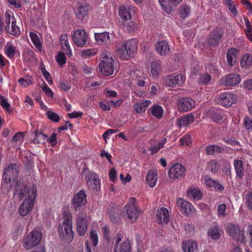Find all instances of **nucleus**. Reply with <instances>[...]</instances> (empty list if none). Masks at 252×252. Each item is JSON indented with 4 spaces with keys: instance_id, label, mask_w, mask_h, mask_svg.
<instances>
[{
    "instance_id": "obj_19",
    "label": "nucleus",
    "mask_w": 252,
    "mask_h": 252,
    "mask_svg": "<svg viewBox=\"0 0 252 252\" xmlns=\"http://www.w3.org/2000/svg\"><path fill=\"white\" fill-rule=\"evenodd\" d=\"M194 105V101L190 98H183L179 100V109L183 111L187 112L191 110Z\"/></svg>"
},
{
    "instance_id": "obj_40",
    "label": "nucleus",
    "mask_w": 252,
    "mask_h": 252,
    "mask_svg": "<svg viewBox=\"0 0 252 252\" xmlns=\"http://www.w3.org/2000/svg\"><path fill=\"white\" fill-rule=\"evenodd\" d=\"M34 133L35 138L34 139V143L35 144H44L46 142L47 138V135L38 132L37 130L35 131Z\"/></svg>"
},
{
    "instance_id": "obj_5",
    "label": "nucleus",
    "mask_w": 252,
    "mask_h": 252,
    "mask_svg": "<svg viewBox=\"0 0 252 252\" xmlns=\"http://www.w3.org/2000/svg\"><path fill=\"white\" fill-rule=\"evenodd\" d=\"M41 239V233L37 229H34L23 241V247L30 250L37 245Z\"/></svg>"
},
{
    "instance_id": "obj_23",
    "label": "nucleus",
    "mask_w": 252,
    "mask_h": 252,
    "mask_svg": "<svg viewBox=\"0 0 252 252\" xmlns=\"http://www.w3.org/2000/svg\"><path fill=\"white\" fill-rule=\"evenodd\" d=\"M194 119L192 114H187L180 118L177 123V126L179 127H185L192 124Z\"/></svg>"
},
{
    "instance_id": "obj_22",
    "label": "nucleus",
    "mask_w": 252,
    "mask_h": 252,
    "mask_svg": "<svg viewBox=\"0 0 252 252\" xmlns=\"http://www.w3.org/2000/svg\"><path fill=\"white\" fill-rule=\"evenodd\" d=\"M94 37L99 45H105L110 41V36L108 32L95 33Z\"/></svg>"
},
{
    "instance_id": "obj_49",
    "label": "nucleus",
    "mask_w": 252,
    "mask_h": 252,
    "mask_svg": "<svg viewBox=\"0 0 252 252\" xmlns=\"http://www.w3.org/2000/svg\"><path fill=\"white\" fill-rule=\"evenodd\" d=\"M0 105L7 111L10 112L11 111L10 105L9 103L7 102L5 97L2 96L1 94H0Z\"/></svg>"
},
{
    "instance_id": "obj_6",
    "label": "nucleus",
    "mask_w": 252,
    "mask_h": 252,
    "mask_svg": "<svg viewBox=\"0 0 252 252\" xmlns=\"http://www.w3.org/2000/svg\"><path fill=\"white\" fill-rule=\"evenodd\" d=\"M127 218L131 222H135L139 215L138 208L136 204V199L134 197L129 198L128 203L124 208Z\"/></svg>"
},
{
    "instance_id": "obj_62",
    "label": "nucleus",
    "mask_w": 252,
    "mask_h": 252,
    "mask_svg": "<svg viewBox=\"0 0 252 252\" xmlns=\"http://www.w3.org/2000/svg\"><path fill=\"white\" fill-rule=\"evenodd\" d=\"M180 141L182 145L187 146L190 143L191 139L189 136L186 135L181 138Z\"/></svg>"
},
{
    "instance_id": "obj_33",
    "label": "nucleus",
    "mask_w": 252,
    "mask_h": 252,
    "mask_svg": "<svg viewBox=\"0 0 252 252\" xmlns=\"http://www.w3.org/2000/svg\"><path fill=\"white\" fill-rule=\"evenodd\" d=\"M151 101L150 100L143 101L135 104L133 106L134 110L137 113H141L144 112L146 108L151 104Z\"/></svg>"
},
{
    "instance_id": "obj_12",
    "label": "nucleus",
    "mask_w": 252,
    "mask_h": 252,
    "mask_svg": "<svg viewBox=\"0 0 252 252\" xmlns=\"http://www.w3.org/2000/svg\"><path fill=\"white\" fill-rule=\"evenodd\" d=\"M88 36L87 33L83 30L75 31L72 35V39L75 45L78 47H83L87 43Z\"/></svg>"
},
{
    "instance_id": "obj_34",
    "label": "nucleus",
    "mask_w": 252,
    "mask_h": 252,
    "mask_svg": "<svg viewBox=\"0 0 252 252\" xmlns=\"http://www.w3.org/2000/svg\"><path fill=\"white\" fill-rule=\"evenodd\" d=\"M160 61H154L151 63L150 73L153 77H156L158 76L161 71Z\"/></svg>"
},
{
    "instance_id": "obj_46",
    "label": "nucleus",
    "mask_w": 252,
    "mask_h": 252,
    "mask_svg": "<svg viewBox=\"0 0 252 252\" xmlns=\"http://www.w3.org/2000/svg\"><path fill=\"white\" fill-rule=\"evenodd\" d=\"M151 114L152 115L158 118H160L162 116L163 109L161 106L155 105L152 107Z\"/></svg>"
},
{
    "instance_id": "obj_58",
    "label": "nucleus",
    "mask_w": 252,
    "mask_h": 252,
    "mask_svg": "<svg viewBox=\"0 0 252 252\" xmlns=\"http://www.w3.org/2000/svg\"><path fill=\"white\" fill-rule=\"evenodd\" d=\"M41 69L43 77L45 78L49 85H52L53 84V81L50 73L47 71H46L45 67L43 66L41 67Z\"/></svg>"
},
{
    "instance_id": "obj_29",
    "label": "nucleus",
    "mask_w": 252,
    "mask_h": 252,
    "mask_svg": "<svg viewBox=\"0 0 252 252\" xmlns=\"http://www.w3.org/2000/svg\"><path fill=\"white\" fill-rule=\"evenodd\" d=\"M182 247L184 252H194L197 249V245L195 241L188 240L183 242Z\"/></svg>"
},
{
    "instance_id": "obj_63",
    "label": "nucleus",
    "mask_w": 252,
    "mask_h": 252,
    "mask_svg": "<svg viewBox=\"0 0 252 252\" xmlns=\"http://www.w3.org/2000/svg\"><path fill=\"white\" fill-rule=\"evenodd\" d=\"M61 44L63 47L69 45L67 39V36L66 34H62L60 38Z\"/></svg>"
},
{
    "instance_id": "obj_20",
    "label": "nucleus",
    "mask_w": 252,
    "mask_h": 252,
    "mask_svg": "<svg viewBox=\"0 0 252 252\" xmlns=\"http://www.w3.org/2000/svg\"><path fill=\"white\" fill-rule=\"evenodd\" d=\"M156 51L161 56H165L170 52V47L168 43L165 40H161L155 44Z\"/></svg>"
},
{
    "instance_id": "obj_7",
    "label": "nucleus",
    "mask_w": 252,
    "mask_h": 252,
    "mask_svg": "<svg viewBox=\"0 0 252 252\" xmlns=\"http://www.w3.org/2000/svg\"><path fill=\"white\" fill-rule=\"evenodd\" d=\"M83 174L85 176V180L89 189L94 191L97 192L100 189V183L98 175L89 171L88 169H84Z\"/></svg>"
},
{
    "instance_id": "obj_37",
    "label": "nucleus",
    "mask_w": 252,
    "mask_h": 252,
    "mask_svg": "<svg viewBox=\"0 0 252 252\" xmlns=\"http://www.w3.org/2000/svg\"><path fill=\"white\" fill-rule=\"evenodd\" d=\"M222 112L218 110H212L209 111V116L215 122L222 121L223 116Z\"/></svg>"
},
{
    "instance_id": "obj_39",
    "label": "nucleus",
    "mask_w": 252,
    "mask_h": 252,
    "mask_svg": "<svg viewBox=\"0 0 252 252\" xmlns=\"http://www.w3.org/2000/svg\"><path fill=\"white\" fill-rule=\"evenodd\" d=\"M116 55L119 58L122 60H127L129 58L124 44L121 46L117 47Z\"/></svg>"
},
{
    "instance_id": "obj_26",
    "label": "nucleus",
    "mask_w": 252,
    "mask_h": 252,
    "mask_svg": "<svg viewBox=\"0 0 252 252\" xmlns=\"http://www.w3.org/2000/svg\"><path fill=\"white\" fill-rule=\"evenodd\" d=\"M240 80V76L239 75L230 74L226 77L224 83L228 86H235L239 83Z\"/></svg>"
},
{
    "instance_id": "obj_16",
    "label": "nucleus",
    "mask_w": 252,
    "mask_h": 252,
    "mask_svg": "<svg viewBox=\"0 0 252 252\" xmlns=\"http://www.w3.org/2000/svg\"><path fill=\"white\" fill-rule=\"evenodd\" d=\"M134 13V7L130 5H122L119 9V14L121 19L125 21L131 19Z\"/></svg>"
},
{
    "instance_id": "obj_3",
    "label": "nucleus",
    "mask_w": 252,
    "mask_h": 252,
    "mask_svg": "<svg viewBox=\"0 0 252 252\" xmlns=\"http://www.w3.org/2000/svg\"><path fill=\"white\" fill-rule=\"evenodd\" d=\"M5 30L12 35L18 36L20 34V28L16 25V20L13 12L7 10L5 13Z\"/></svg>"
},
{
    "instance_id": "obj_59",
    "label": "nucleus",
    "mask_w": 252,
    "mask_h": 252,
    "mask_svg": "<svg viewBox=\"0 0 252 252\" xmlns=\"http://www.w3.org/2000/svg\"><path fill=\"white\" fill-rule=\"evenodd\" d=\"M40 87L42 88V90L48 96L53 97L54 95L53 92L51 90V89L45 83H43L40 86Z\"/></svg>"
},
{
    "instance_id": "obj_43",
    "label": "nucleus",
    "mask_w": 252,
    "mask_h": 252,
    "mask_svg": "<svg viewBox=\"0 0 252 252\" xmlns=\"http://www.w3.org/2000/svg\"><path fill=\"white\" fill-rule=\"evenodd\" d=\"M167 142V139L164 138L162 140L161 142L158 143L157 145L151 147L149 151L151 152V155H154L157 153H158L160 149L162 148L164 146V145Z\"/></svg>"
},
{
    "instance_id": "obj_25",
    "label": "nucleus",
    "mask_w": 252,
    "mask_h": 252,
    "mask_svg": "<svg viewBox=\"0 0 252 252\" xmlns=\"http://www.w3.org/2000/svg\"><path fill=\"white\" fill-rule=\"evenodd\" d=\"M233 165L236 176L240 179H242L244 175V164L240 159H235L233 161Z\"/></svg>"
},
{
    "instance_id": "obj_47",
    "label": "nucleus",
    "mask_w": 252,
    "mask_h": 252,
    "mask_svg": "<svg viewBox=\"0 0 252 252\" xmlns=\"http://www.w3.org/2000/svg\"><path fill=\"white\" fill-rule=\"evenodd\" d=\"M173 76L175 78L174 81L176 85L182 86L185 83L186 77L184 74L180 73L179 74L173 75Z\"/></svg>"
},
{
    "instance_id": "obj_24",
    "label": "nucleus",
    "mask_w": 252,
    "mask_h": 252,
    "mask_svg": "<svg viewBox=\"0 0 252 252\" xmlns=\"http://www.w3.org/2000/svg\"><path fill=\"white\" fill-rule=\"evenodd\" d=\"M203 180L206 186L213 188L217 190L222 191L224 189L223 187L216 181L212 179L209 176L204 177Z\"/></svg>"
},
{
    "instance_id": "obj_32",
    "label": "nucleus",
    "mask_w": 252,
    "mask_h": 252,
    "mask_svg": "<svg viewBox=\"0 0 252 252\" xmlns=\"http://www.w3.org/2000/svg\"><path fill=\"white\" fill-rule=\"evenodd\" d=\"M189 197L193 200H199L201 198L202 194L198 188H191L187 192Z\"/></svg>"
},
{
    "instance_id": "obj_10",
    "label": "nucleus",
    "mask_w": 252,
    "mask_h": 252,
    "mask_svg": "<svg viewBox=\"0 0 252 252\" xmlns=\"http://www.w3.org/2000/svg\"><path fill=\"white\" fill-rule=\"evenodd\" d=\"M226 230L229 235L234 239L240 241L242 243L245 242L244 232L241 230L238 225L230 223L227 225Z\"/></svg>"
},
{
    "instance_id": "obj_31",
    "label": "nucleus",
    "mask_w": 252,
    "mask_h": 252,
    "mask_svg": "<svg viewBox=\"0 0 252 252\" xmlns=\"http://www.w3.org/2000/svg\"><path fill=\"white\" fill-rule=\"evenodd\" d=\"M146 181L151 188H154L156 186L157 182V173L154 171H149L147 175Z\"/></svg>"
},
{
    "instance_id": "obj_61",
    "label": "nucleus",
    "mask_w": 252,
    "mask_h": 252,
    "mask_svg": "<svg viewBox=\"0 0 252 252\" xmlns=\"http://www.w3.org/2000/svg\"><path fill=\"white\" fill-rule=\"evenodd\" d=\"M223 141L227 144L232 146H238L240 145L238 141L232 138H224Z\"/></svg>"
},
{
    "instance_id": "obj_64",
    "label": "nucleus",
    "mask_w": 252,
    "mask_h": 252,
    "mask_svg": "<svg viewBox=\"0 0 252 252\" xmlns=\"http://www.w3.org/2000/svg\"><path fill=\"white\" fill-rule=\"evenodd\" d=\"M18 82L24 87H27V86L32 84V81L30 79H24V78H20L18 80Z\"/></svg>"
},
{
    "instance_id": "obj_1",
    "label": "nucleus",
    "mask_w": 252,
    "mask_h": 252,
    "mask_svg": "<svg viewBox=\"0 0 252 252\" xmlns=\"http://www.w3.org/2000/svg\"><path fill=\"white\" fill-rule=\"evenodd\" d=\"M14 194H17L20 198H25L24 201L20 205L18 212L22 217L27 216L31 212L35 199L37 189L35 186L30 188L17 183L15 188Z\"/></svg>"
},
{
    "instance_id": "obj_55",
    "label": "nucleus",
    "mask_w": 252,
    "mask_h": 252,
    "mask_svg": "<svg viewBox=\"0 0 252 252\" xmlns=\"http://www.w3.org/2000/svg\"><path fill=\"white\" fill-rule=\"evenodd\" d=\"M90 237L94 247H96L98 244V235L96 231L92 230L90 232Z\"/></svg>"
},
{
    "instance_id": "obj_21",
    "label": "nucleus",
    "mask_w": 252,
    "mask_h": 252,
    "mask_svg": "<svg viewBox=\"0 0 252 252\" xmlns=\"http://www.w3.org/2000/svg\"><path fill=\"white\" fill-rule=\"evenodd\" d=\"M77 230L79 236H83L87 229V221L83 217L79 216L76 219Z\"/></svg>"
},
{
    "instance_id": "obj_13",
    "label": "nucleus",
    "mask_w": 252,
    "mask_h": 252,
    "mask_svg": "<svg viewBox=\"0 0 252 252\" xmlns=\"http://www.w3.org/2000/svg\"><path fill=\"white\" fill-rule=\"evenodd\" d=\"M236 96L227 92L221 93L218 97V102L225 106H230L236 103Z\"/></svg>"
},
{
    "instance_id": "obj_36",
    "label": "nucleus",
    "mask_w": 252,
    "mask_h": 252,
    "mask_svg": "<svg viewBox=\"0 0 252 252\" xmlns=\"http://www.w3.org/2000/svg\"><path fill=\"white\" fill-rule=\"evenodd\" d=\"M125 48L129 57H131L136 50V44L134 41H128L125 44H124Z\"/></svg>"
},
{
    "instance_id": "obj_44",
    "label": "nucleus",
    "mask_w": 252,
    "mask_h": 252,
    "mask_svg": "<svg viewBox=\"0 0 252 252\" xmlns=\"http://www.w3.org/2000/svg\"><path fill=\"white\" fill-rule=\"evenodd\" d=\"M5 54L9 58H13L16 53L15 47L11 44H7L5 47Z\"/></svg>"
},
{
    "instance_id": "obj_48",
    "label": "nucleus",
    "mask_w": 252,
    "mask_h": 252,
    "mask_svg": "<svg viewBox=\"0 0 252 252\" xmlns=\"http://www.w3.org/2000/svg\"><path fill=\"white\" fill-rule=\"evenodd\" d=\"M211 76L207 73L200 75L198 79V83L200 84L206 85L211 81Z\"/></svg>"
},
{
    "instance_id": "obj_11",
    "label": "nucleus",
    "mask_w": 252,
    "mask_h": 252,
    "mask_svg": "<svg viewBox=\"0 0 252 252\" xmlns=\"http://www.w3.org/2000/svg\"><path fill=\"white\" fill-rule=\"evenodd\" d=\"M87 195L83 190H80L77 193L72 199V204L74 209L80 210V209L87 203Z\"/></svg>"
},
{
    "instance_id": "obj_4",
    "label": "nucleus",
    "mask_w": 252,
    "mask_h": 252,
    "mask_svg": "<svg viewBox=\"0 0 252 252\" xmlns=\"http://www.w3.org/2000/svg\"><path fill=\"white\" fill-rule=\"evenodd\" d=\"M19 172L16 164H10L5 169L2 175V186L7 187L11 181L16 182ZM9 187L11 186L9 185Z\"/></svg>"
},
{
    "instance_id": "obj_9",
    "label": "nucleus",
    "mask_w": 252,
    "mask_h": 252,
    "mask_svg": "<svg viewBox=\"0 0 252 252\" xmlns=\"http://www.w3.org/2000/svg\"><path fill=\"white\" fill-rule=\"evenodd\" d=\"M123 236L118 233L114 238L115 243L114 247V252H130V245L129 241L126 239L121 243Z\"/></svg>"
},
{
    "instance_id": "obj_30",
    "label": "nucleus",
    "mask_w": 252,
    "mask_h": 252,
    "mask_svg": "<svg viewBox=\"0 0 252 252\" xmlns=\"http://www.w3.org/2000/svg\"><path fill=\"white\" fill-rule=\"evenodd\" d=\"M222 36L221 33L217 30L214 31L211 34L208 40L210 45L215 46L219 44L220 40Z\"/></svg>"
},
{
    "instance_id": "obj_54",
    "label": "nucleus",
    "mask_w": 252,
    "mask_h": 252,
    "mask_svg": "<svg viewBox=\"0 0 252 252\" xmlns=\"http://www.w3.org/2000/svg\"><path fill=\"white\" fill-rule=\"evenodd\" d=\"M56 60L59 65L62 66L66 63V57L64 53H59L56 58Z\"/></svg>"
},
{
    "instance_id": "obj_57",
    "label": "nucleus",
    "mask_w": 252,
    "mask_h": 252,
    "mask_svg": "<svg viewBox=\"0 0 252 252\" xmlns=\"http://www.w3.org/2000/svg\"><path fill=\"white\" fill-rule=\"evenodd\" d=\"M246 204L250 210H252V191L248 192L246 196Z\"/></svg>"
},
{
    "instance_id": "obj_2",
    "label": "nucleus",
    "mask_w": 252,
    "mask_h": 252,
    "mask_svg": "<svg viewBox=\"0 0 252 252\" xmlns=\"http://www.w3.org/2000/svg\"><path fill=\"white\" fill-rule=\"evenodd\" d=\"M60 237L67 242H71L74 236L72 231V222L71 218L64 219L59 227Z\"/></svg>"
},
{
    "instance_id": "obj_27",
    "label": "nucleus",
    "mask_w": 252,
    "mask_h": 252,
    "mask_svg": "<svg viewBox=\"0 0 252 252\" xmlns=\"http://www.w3.org/2000/svg\"><path fill=\"white\" fill-rule=\"evenodd\" d=\"M208 234L209 237L213 240H218L220 238V235L217 223L214 222L211 225L208 230Z\"/></svg>"
},
{
    "instance_id": "obj_17",
    "label": "nucleus",
    "mask_w": 252,
    "mask_h": 252,
    "mask_svg": "<svg viewBox=\"0 0 252 252\" xmlns=\"http://www.w3.org/2000/svg\"><path fill=\"white\" fill-rule=\"evenodd\" d=\"M169 220V214L168 210L161 207L158 210L156 217V221L158 224L162 225L167 223Z\"/></svg>"
},
{
    "instance_id": "obj_35",
    "label": "nucleus",
    "mask_w": 252,
    "mask_h": 252,
    "mask_svg": "<svg viewBox=\"0 0 252 252\" xmlns=\"http://www.w3.org/2000/svg\"><path fill=\"white\" fill-rule=\"evenodd\" d=\"M29 35L36 49L38 51H41L42 50V45L37 34L34 32H30Z\"/></svg>"
},
{
    "instance_id": "obj_15",
    "label": "nucleus",
    "mask_w": 252,
    "mask_h": 252,
    "mask_svg": "<svg viewBox=\"0 0 252 252\" xmlns=\"http://www.w3.org/2000/svg\"><path fill=\"white\" fill-rule=\"evenodd\" d=\"M99 69L102 74L105 76L111 75L114 71V60L108 59L106 62H100L99 63Z\"/></svg>"
},
{
    "instance_id": "obj_8",
    "label": "nucleus",
    "mask_w": 252,
    "mask_h": 252,
    "mask_svg": "<svg viewBox=\"0 0 252 252\" xmlns=\"http://www.w3.org/2000/svg\"><path fill=\"white\" fill-rule=\"evenodd\" d=\"M186 167L179 163H175L169 169L168 175L170 179L181 180L185 176Z\"/></svg>"
},
{
    "instance_id": "obj_53",
    "label": "nucleus",
    "mask_w": 252,
    "mask_h": 252,
    "mask_svg": "<svg viewBox=\"0 0 252 252\" xmlns=\"http://www.w3.org/2000/svg\"><path fill=\"white\" fill-rule=\"evenodd\" d=\"M174 79L173 75L168 76L164 78V83L168 87H174L176 85Z\"/></svg>"
},
{
    "instance_id": "obj_45",
    "label": "nucleus",
    "mask_w": 252,
    "mask_h": 252,
    "mask_svg": "<svg viewBox=\"0 0 252 252\" xmlns=\"http://www.w3.org/2000/svg\"><path fill=\"white\" fill-rule=\"evenodd\" d=\"M220 163L216 160L210 161L208 164V168L212 173H216L220 168Z\"/></svg>"
},
{
    "instance_id": "obj_56",
    "label": "nucleus",
    "mask_w": 252,
    "mask_h": 252,
    "mask_svg": "<svg viewBox=\"0 0 252 252\" xmlns=\"http://www.w3.org/2000/svg\"><path fill=\"white\" fill-rule=\"evenodd\" d=\"M46 114L48 118L54 122H58L60 120V117L56 113L48 111Z\"/></svg>"
},
{
    "instance_id": "obj_60",
    "label": "nucleus",
    "mask_w": 252,
    "mask_h": 252,
    "mask_svg": "<svg viewBox=\"0 0 252 252\" xmlns=\"http://www.w3.org/2000/svg\"><path fill=\"white\" fill-rule=\"evenodd\" d=\"M24 136L22 132H18L16 133L12 138L13 142H22L24 139Z\"/></svg>"
},
{
    "instance_id": "obj_50",
    "label": "nucleus",
    "mask_w": 252,
    "mask_h": 252,
    "mask_svg": "<svg viewBox=\"0 0 252 252\" xmlns=\"http://www.w3.org/2000/svg\"><path fill=\"white\" fill-rule=\"evenodd\" d=\"M95 54L96 52L94 50L89 49L82 51L80 53V56L84 58H88L95 55Z\"/></svg>"
},
{
    "instance_id": "obj_38",
    "label": "nucleus",
    "mask_w": 252,
    "mask_h": 252,
    "mask_svg": "<svg viewBox=\"0 0 252 252\" xmlns=\"http://www.w3.org/2000/svg\"><path fill=\"white\" fill-rule=\"evenodd\" d=\"M223 150V148L220 146L211 145L206 147L205 151L207 155H212L216 152L220 153Z\"/></svg>"
},
{
    "instance_id": "obj_18",
    "label": "nucleus",
    "mask_w": 252,
    "mask_h": 252,
    "mask_svg": "<svg viewBox=\"0 0 252 252\" xmlns=\"http://www.w3.org/2000/svg\"><path fill=\"white\" fill-rule=\"evenodd\" d=\"M177 205L180 211L185 215L189 216L193 212V205L181 198L178 199Z\"/></svg>"
},
{
    "instance_id": "obj_51",
    "label": "nucleus",
    "mask_w": 252,
    "mask_h": 252,
    "mask_svg": "<svg viewBox=\"0 0 252 252\" xmlns=\"http://www.w3.org/2000/svg\"><path fill=\"white\" fill-rule=\"evenodd\" d=\"M224 1L231 12L234 15H237L238 12L235 5L233 4V2L231 0H224Z\"/></svg>"
},
{
    "instance_id": "obj_14",
    "label": "nucleus",
    "mask_w": 252,
    "mask_h": 252,
    "mask_svg": "<svg viewBox=\"0 0 252 252\" xmlns=\"http://www.w3.org/2000/svg\"><path fill=\"white\" fill-rule=\"evenodd\" d=\"M90 6L86 2L78 3L75 9V14L80 20H83L88 16Z\"/></svg>"
},
{
    "instance_id": "obj_41",
    "label": "nucleus",
    "mask_w": 252,
    "mask_h": 252,
    "mask_svg": "<svg viewBox=\"0 0 252 252\" xmlns=\"http://www.w3.org/2000/svg\"><path fill=\"white\" fill-rule=\"evenodd\" d=\"M190 12V8L189 6L186 4L182 5L179 9V15L180 17L184 19L188 17Z\"/></svg>"
},
{
    "instance_id": "obj_42",
    "label": "nucleus",
    "mask_w": 252,
    "mask_h": 252,
    "mask_svg": "<svg viewBox=\"0 0 252 252\" xmlns=\"http://www.w3.org/2000/svg\"><path fill=\"white\" fill-rule=\"evenodd\" d=\"M252 64V56L249 54H245L242 57L241 65L243 67H248Z\"/></svg>"
},
{
    "instance_id": "obj_28",
    "label": "nucleus",
    "mask_w": 252,
    "mask_h": 252,
    "mask_svg": "<svg viewBox=\"0 0 252 252\" xmlns=\"http://www.w3.org/2000/svg\"><path fill=\"white\" fill-rule=\"evenodd\" d=\"M237 52V49L235 48H231L227 52L226 54L227 63L229 66H233L236 62Z\"/></svg>"
},
{
    "instance_id": "obj_52",
    "label": "nucleus",
    "mask_w": 252,
    "mask_h": 252,
    "mask_svg": "<svg viewBox=\"0 0 252 252\" xmlns=\"http://www.w3.org/2000/svg\"><path fill=\"white\" fill-rule=\"evenodd\" d=\"M226 207L225 204H220L217 208L218 216L224 218L226 215Z\"/></svg>"
}]
</instances>
